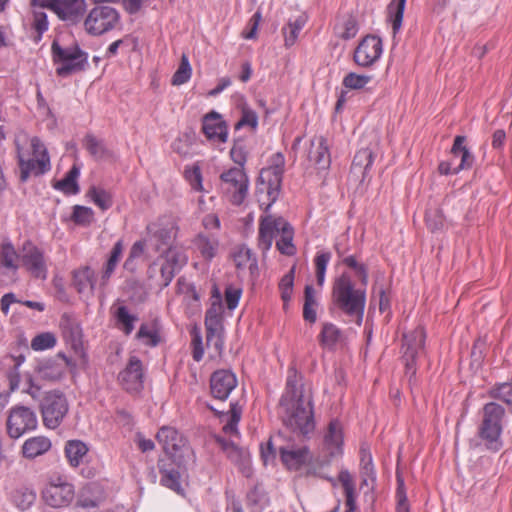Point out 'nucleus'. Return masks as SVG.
Segmentation results:
<instances>
[{
	"instance_id": "40",
	"label": "nucleus",
	"mask_w": 512,
	"mask_h": 512,
	"mask_svg": "<svg viewBox=\"0 0 512 512\" xmlns=\"http://www.w3.org/2000/svg\"><path fill=\"white\" fill-rule=\"evenodd\" d=\"M12 500L22 511L29 509L36 500V492L28 487H21L13 492Z\"/></svg>"
},
{
	"instance_id": "47",
	"label": "nucleus",
	"mask_w": 512,
	"mask_h": 512,
	"mask_svg": "<svg viewBox=\"0 0 512 512\" xmlns=\"http://www.w3.org/2000/svg\"><path fill=\"white\" fill-rule=\"evenodd\" d=\"M241 407L237 403L230 404V410L225 416H228V421L223 427V431L227 434H237V425L241 418Z\"/></svg>"
},
{
	"instance_id": "51",
	"label": "nucleus",
	"mask_w": 512,
	"mask_h": 512,
	"mask_svg": "<svg viewBox=\"0 0 512 512\" xmlns=\"http://www.w3.org/2000/svg\"><path fill=\"white\" fill-rule=\"evenodd\" d=\"M17 258H19V255L17 254L11 243H6L2 245L0 253V262L4 267L16 270L18 268V266L15 263Z\"/></svg>"
},
{
	"instance_id": "64",
	"label": "nucleus",
	"mask_w": 512,
	"mask_h": 512,
	"mask_svg": "<svg viewBox=\"0 0 512 512\" xmlns=\"http://www.w3.org/2000/svg\"><path fill=\"white\" fill-rule=\"evenodd\" d=\"M264 499V494L259 490L257 486H255L248 494H247V505L251 508L260 507L262 509V501Z\"/></svg>"
},
{
	"instance_id": "26",
	"label": "nucleus",
	"mask_w": 512,
	"mask_h": 512,
	"mask_svg": "<svg viewBox=\"0 0 512 512\" xmlns=\"http://www.w3.org/2000/svg\"><path fill=\"white\" fill-rule=\"evenodd\" d=\"M280 456L282 462L290 470H299L310 457V451L307 446L298 449L280 448Z\"/></svg>"
},
{
	"instance_id": "19",
	"label": "nucleus",
	"mask_w": 512,
	"mask_h": 512,
	"mask_svg": "<svg viewBox=\"0 0 512 512\" xmlns=\"http://www.w3.org/2000/svg\"><path fill=\"white\" fill-rule=\"evenodd\" d=\"M283 221V217H274L273 215L261 217L259 223L258 247L263 252L271 248L276 234L280 232Z\"/></svg>"
},
{
	"instance_id": "42",
	"label": "nucleus",
	"mask_w": 512,
	"mask_h": 512,
	"mask_svg": "<svg viewBox=\"0 0 512 512\" xmlns=\"http://www.w3.org/2000/svg\"><path fill=\"white\" fill-rule=\"evenodd\" d=\"M406 0H392L388 5V14L392 22V29L396 34L401 28Z\"/></svg>"
},
{
	"instance_id": "55",
	"label": "nucleus",
	"mask_w": 512,
	"mask_h": 512,
	"mask_svg": "<svg viewBox=\"0 0 512 512\" xmlns=\"http://www.w3.org/2000/svg\"><path fill=\"white\" fill-rule=\"evenodd\" d=\"M136 337L139 340L147 339L145 343L151 347L157 346L160 342L158 331L156 329H149L147 324H142L140 326Z\"/></svg>"
},
{
	"instance_id": "10",
	"label": "nucleus",
	"mask_w": 512,
	"mask_h": 512,
	"mask_svg": "<svg viewBox=\"0 0 512 512\" xmlns=\"http://www.w3.org/2000/svg\"><path fill=\"white\" fill-rule=\"evenodd\" d=\"M35 412L22 405H16L9 410L6 421L7 434L12 439H18L27 432L37 428Z\"/></svg>"
},
{
	"instance_id": "32",
	"label": "nucleus",
	"mask_w": 512,
	"mask_h": 512,
	"mask_svg": "<svg viewBox=\"0 0 512 512\" xmlns=\"http://www.w3.org/2000/svg\"><path fill=\"white\" fill-rule=\"evenodd\" d=\"M280 239L276 241L278 251L286 256H293L296 253V247L293 244V227L284 219L281 226Z\"/></svg>"
},
{
	"instance_id": "18",
	"label": "nucleus",
	"mask_w": 512,
	"mask_h": 512,
	"mask_svg": "<svg viewBox=\"0 0 512 512\" xmlns=\"http://www.w3.org/2000/svg\"><path fill=\"white\" fill-rule=\"evenodd\" d=\"M373 161L374 153L369 147L358 150L351 164L349 181L356 185L362 184L368 176Z\"/></svg>"
},
{
	"instance_id": "21",
	"label": "nucleus",
	"mask_w": 512,
	"mask_h": 512,
	"mask_svg": "<svg viewBox=\"0 0 512 512\" xmlns=\"http://www.w3.org/2000/svg\"><path fill=\"white\" fill-rule=\"evenodd\" d=\"M308 159L320 170H325L330 167L331 156L327 141L323 136L315 137L311 140Z\"/></svg>"
},
{
	"instance_id": "28",
	"label": "nucleus",
	"mask_w": 512,
	"mask_h": 512,
	"mask_svg": "<svg viewBox=\"0 0 512 512\" xmlns=\"http://www.w3.org/2000/svg\"><path fill=\"white\" fill-rule=\"evenodd\" d=\"M117 328L125 335H130L134 330V324L138 320L137 315L130 314L125 305L114 304L111 307Z\"/></svg>"
},
{
	"instance_id": "15",
	"label": "nucleus",
	"mask_w": 512,
	"mask_h": 512,
	"mask_svg": "<svg viewBox=\"0 0 512 512\" xmlns=\"http://www.w3.org/2000/svg\"><path fill=\"white\" fill-rule=\"evenodd\" d=\"M41 8L52 10L64 21L77 23L84 15L86 4L85 0H42Z\"/></svg>"
},
{
	"instance_id": "27",
	"label": "nucleus",
	"mask_w": 512,
	"mask_h": 512,
	"mask_svg": "<svg viewBox=\"0 0 512 512\" xmlns=\"http://www.w3.org/2000/svg\"><path fill=\"white\" fill-rule=\"evenodd\" d=\"M282 178V173L267 169L261 170L259 180L261 181V184L267 185V195L270 199V203L267 205L266 210H268L271 204L276 201L281 189Z\"/></svg>"
},
{
	"instance_id": "16",
	"label": "nucleus",
	"mask_w": 512,
	"mask_h": 512,
	"mask_svg": "<svg viewBox=\"0 0 512 512\" xmlns=\"http://www.w3.org/2000/svg\"><path fill=\"white\" fill-rule=\"evenodd\" d=\"M71 366H74L71 359L62 353H58L57 358L40 360L35 367V372L43 380L57 381L63 377L65 367Z\"/></svg>"
},
{
	"instance_id": "31",
	"label": "nucleus",
	"mask_w": 512,
	"mask_h": 512,
	"mask_svg": "<svg viewBox=\"0 0 512 512\" xmlns=\"http://www.w3.org/2000/svg\"><path fill=\"white\" fill-rule=\"evenodd\" d=\"M235 266L237 269L242 270L249 268L251 274L258 270L257 259L251 249L242 245L239 246L232 254Z\"/></svg>"
},
{
	"instance_id": "54",
	"label": "nucleus",
	"mask_w": 512,
	"mask_h": 512,
	"mask_svg": "<svg viewBox=\"0 0 512 512\" xmlns=\"http://www.w3.org/2000/svg\"><path fill=\"white\" fill-rule=\"evenodd\" d=\"M331 254L329 252L317 254L315 257L316 280L318 285L322 286L325 280V272L330 261Z\"/></svg>"
},
{
	"instance_id": "35",
	"label": "nucleus",
	"mask_w": 512,
	"mask_h": 512,
	"mask_svg": "<svg viewBox=\"0 0 512 512\" xmlns=\"http://www.w3.org/2000/svg\"><path fill=\"white\" fill-rule=\"evenodd\" d=\"M206 341L207 344L213 342L217 350H221L223 341L221 339L222 318L205 317Z\"/></svg>"
},
{
	"instance_id": "20",
	"label": "nucleus",
	"mask_w": 512,
	"mask_h": 512,
	"mask_svg": "<svg viewBox=\"0 0 512 512\" xmlns=\"http://www.w3.org/2000/svg\"><path fill=\"white\" fill-rule=\"evenodd\" d=\"M202 131L205 136L211 140L220 143H225L228 138V128L222 116L211 111L207 113L202 120Z\"/></svg>"
},
{
	"instance_id": "33",
	"label": "nucleus",
	"mask_w": 512,
	"mask_h": 512,
	"mask_svg": "<svg viewBox=\"0 0 512 512\" xmlns=\"http://www.w3.org/2000/svg\"><path fill=\"white\" fill-rule=\"evenodd\" d=\"M122 252H123V242H122V240H118L114 244V246L110 252V256L105 264L104 270L102 271V275H101V279H100V288H105V286L108 284V281L120 260Z\"/></svg>"
},
{
	"instance_id": "52",
	"label": "nucleus",
	"mask_w": 512,
	"mask_h": 512,
	"mask_svg": "<svg viewBox=\"0 0 512 512\" xmlns=\"http://www.w3.org/2000/svg\"><path fill=\"white\" fill-rule=\"evenodd\" d=\"M243 126H249L252 129L258 126L257 113L246 105L242 107L241 118L235 124V129L238 130Z\"/></svg>"
},
{
	"instance_id": "8",
	"label": "nucleus",
	"mask_w": 512,
	"mask_h": 512,
	"mask_svg": "<svg viewBox=\"0 0 512 512\" xmlns=\"http://www.w3.org/2000/svg\"><path fill=\"white\" fill-rule=\"evenodd\" d=\"M41 496L50 507H67L75 497V487L64 477H52L42 490Z\"/></svg>"
},
{
	"instance_id": "50",
	"label": "nucleus",
	"mask_w": 512,
	"mask_h": 512,
	"mask_svg": "<svg viewBox=\"0 0 512 512\" xmlns=\"http://www.w3.org/2000/svg\"><path fill=\"white\" fill-rule=\"evenodd\" d=\"M371 79L372 77L369 75H359L354 72H350L343 78L342 84L348 89L359 90L364 88Z\"/></svg>"
},
{
	"instance_id": "63",
	"label": "nucleus",
	"mask_w": 512,
	"mask_h": 512,
	"mask_svg": "<svg viewBox=\"0 0 512 512\" xmlns=\"http://www.w3.org/2000/svg\"><path fill=\"white\" fill-rule=\"evenodd\" d=\"M225 453H226L227 457L235 464H243L247 457L246 451L239 448L234 443Z\"/></svg>"
},
{
	"instance_id": "56",
	"label": "nucleus",
	"mask_w": 512,
	"mask_h": 512,
	"mask_svg": "<svg viewBox=\"0 0 512 512\" xmlns=\"http://www.w3.org/2000/svg\"><path fill=\"white\" fill-rule=\"evenodd\" d=\"M342 262L349 268L356 271V274L360 277L361 283L365 286L368 282L367 268L363 264H359L353 255L343 258Z\"/></svg>"
},
{
	"instance_id": "23",
	"label": "nucleus",
	"mask_w": 512,
	"mask_h": 512,
	"mask_svg": "<svg viewBox=\"0 0 512 512\" xmlns=\"http://www.w3.org/2000/svg\"><path fill=\"white\" fill-rule=\"evenodd\" d=\"M72 284L79 294L92 296L96 286V275L90 266H83L73 271Z\"/></svg>"
},
{
	"instance_id": "22",
	"label": "nucleus",
	"mask_w": 512,
	"mask_h": 512,
	"mask_svg": "<svg viewBox=\"0 0 512 512\" xmlns=\"http://www.w3.org/2000/svg\"><path fill=\"white\" fill-rule=\"evenodd\" d=\"M156 439L162 446L163 451L170 456H175L186 442L175 428L169 426L160 428Z\"/></svg>"
},
{
	"instance_id": "6",
	"label": "nucleus",
	"mask_w": 512,
	"mask_h": 512,
	"mask_svg": "<svg viewBox=\"0 0 512 512\" xmlns=\"http://www.w3.org/2000/svg\"><path fill=\"white\" fill-rule=\"evenodd\" d=\"M39 407L43 424L48 429L59 427L69 411L67 398L59 390L46 392Z\"/></svg>"
},
{
	"instance_id": "43",
	"label": "nucleus",
	"mask_w": 512,
	"mask_h": 512,
	"mask_svg": "<svg viewBox=\"0 0 512 512\" xmlns=\"http://www.w3.org/2000/svg\"><path fill=\"white\" fill-rule=\"evenodd\" d=\"M489 396L498 399L512 407V382L494 385L488 392Z\"/></svg>"
},
{
	"instance_id": "14",
	"label": "nucleus",
	"mask_w": 512,
	"mask_h": 512,
	"mask_svg": "<svg viewBox=\"0 0 512 512\" xmlns=\"http://www.w3.org/2000/svg\"><path fill=\"white\" fill-rule=\"evenodd\" d=\"M383 52L382 39L376 35H366L355 48L353 60L361 67H370L376 63Z\"/></svg>"
},
{
	"instance_id": "61",
	"label": "nucleus",
	"mask_w": 512,
	"mask_h": 512,
	"mask_svg": "<svg viewBox=\"0 0 512 512\" xmlns=\"http://www.w3.org/2000/svg\"><path fill=\"white\" fill-rule=\"evenodd\" d=\"M185 177L189 181L191 187L196 191H202V173L198 166L185 171Z\"/></svg>"
},
{
	"instance_id": "62",
	"label": "nucleus",
	"mask_w": 512,
	"mask_h": 512,
	"mask_svg": "<svg viewBox=\"0 0 512 512\" xmlns=\"http://www.w3.org/2000/svg\"><path fill=\"white\" fill-rule=\"evenodd\" d=\"M398 488H397V498L398 504L396 512H409V505L407 501L406 494L404 492V481L398 477Z\"/></svg>"
},
{
	"instance_id": "25",
	"label": "nucleus",
	"mask_w": 512,
	"mask_h": 512,
	"mask_svg": "<svg viewBox=\"0 0 512 512\" xmlns=\"http://www.w3.org/2000/svg\"><path fill=\"white\" fill-rule=\"evenodd\" d=\"M161 261V285L166 287L171 283L176 272L180 270L183 262L180 260V254L171 249H168L165 256L161 258Z\"/></svg>"
},
{
	"instance_id": "39",
	"label": "nucleus",
	"mask_w": 512,
	"mask_h": 512,
	"mask_svg": "<svg viewBox=\"0 0 512 512\" xmlns=\"http://www.w3.org/2000/svg\"><path fill=\"white\" fill-rule=\"evenodd\" d=\"M80 174L79 168L74 165L65 175V177L58 181L55 185L56 189L62 190L66 194H77L79 192V185L77 178Z\"/></svg>"
},
{
	"instance_id": "59",
	"label": "nucleus",
	"mask_w": 512,
	"mask_h": 512,
	"mask_svg": "<svg viewBox=\"0 0 512 512\" xmlns=\"http://www.w3.org/2000/svg\"><path fill=\"white\" fill-rule=\"evenodd\" d=\"M144 250H145V241H142V240L136 241L132 245V247L129 251V255L124 263V268L132 270L134 260L136 258H139L140 256H142L144 253Z\"/></svg>"
},
{
	"instance_id": "5",
	"label": "nucleus",
	"mask_w": 512,
	"mask_h": 512,
	"mask_svg": "<svg viewBox=\"0 0 512 512\" xmlns=\"http://www.w3.org/2000/svg\"><path fill=\"white\" fill-rule=\"evenodd\" d=\"M505 409L498 403L489 402L483 407V418L478 429L479 437L488 450L497 452L502 448V420Z\"/></svg>"
},
{
	"instance_id": "48",
	"label": "nucleus",
	"mask_w": 512,
	"mask_h": 512,
	"mask_svg": "<svg viewBox=\"0 0 512 512\" xmlns=\"http://www.w3.org/2000/svg\"><path fill=\"white\" fill-rule=\"evenodd\" d=\"M71 219L75 224L87 226L93 222L94 212L89 207L75 205L73 207Z\"/></svg>"
},
{
	"instance_id": "46",
	"label": "nucleus",
	"mask_w": 512,
	"mask_h": 512,
	"mask_svg": "<svg viewBox=\"0 0 512 512\" xmlns=\"http://www.w3.org/2000/svg\"><path fill=\"white\" fill-rule=\"evenodd\" d=\"M192 69L186 54L181 57L180 65L172 77V84L175 86L186 83L191 77Z\"/></svg>"
},
{
	"instance_id": "1",
	"label": "nucleus",
	"mask_w": 512,
	"mask_h": 512,
	"mask_svg": "<svg viewBox=\"0 0 512 512\" xmlns=\"http://www.w3.org/2000/svg\"><path fill=\"white\" fill-rule=\"evenodd\" d=\"M302 376L295 367H290L285 392L280 399L283 423L303 436L315 429L312 395L301 383Z\"/></svg>"
},
{
	"instance_id": "49",
	"label": "nucleus",
	"mask_w": 512,
	"mask_h": 512,
	"mask_svg": "<svg viewBox=\"0 0 512 512\" xmlns=\"http://www.w3.org/2000/svg\"><path fill=\"white\" fill-rule=\"evenodd\" d=\"M56 337L51 332H44L36 335L31 341V348L34 351H42L53 348L56 345Z\"/></svg>"
},
{
	"instance_id": "12",
	"label": "nucleus",
	"mask_w": 512,
	"mask_h": 512,
	"mask_svg": "<svg viewBox=\"0 0 512 512\" xmlns=\"http://www.w3.org/2000/svg\"><path fill=\"white\" fill-rule=\"evenodd\" d=\"M425 339L426 333L421 326L403 335V360L405 362L406 374H410V378L416 374V358L424 349Z\"/></svg>"
},
{
	"instance_id": "58",
	"label": "nucleus",
	"mask_w": 512,
	"mask_h": 512,
	"mask_svg": "<svg viewBox=\"0 0 512 512\" xmlns=\"http://www.w3.org/2000/svg\"><path fill=\"white\" fill-rule=\"evenodd\" d=\"M425 220L428 228L432 232L440 230L443 226V215L439 209L427 211Z\"/></svg>"
},
{
	"instance_id": "45",
	"label": "nucleus",
	"mask_w": 512,
	"mask_h": 512,
	"mask_svg": "<svg viewBox=\"0 0 512 512\" xmlns=\"http://www.w3.org/2000/svg\"><path fill=\"white\" fill-rule=\"evenodd\" d=\"M148 230L152 232V239L155 241L156 250H161L163 247H167L172 242V229L167 227H161L153 229L152 226H148Z\"/></svg>"
},
{
	"instance_id": "30",
	"label": "nucleus",
	"mask_w": 512,
	"mask_h": 512,
	"mask_svg": "<svg viewBox=\"0 0 512 512\" xmlns=\"http://www.w3.org/2000/svg\"><path fill=\"white\" fill-rule=\"evenodd\" d=\"M83 146L96 161H102L112 157V152L107 148L103 140L93 134H86L83 139Z\"/></svg>"
},
{
	"instance_id": "34",
	"label": "nucleus",
	"mask_w": 512,
	"mask_h": 512,
	"mask_svg": "<svg viewBox=\"0 0 512 512\" xmlns=\"http://www.w3.org/2000/svg\"><path fill=\"white\" fill-rule=\"evenodd\" d=\"M87 452L88 447L80 440H69L65 445V455L72 467H78Z\"/></svg>"
},
{
	"instance_id": "37",
	"label": "nucleus",
	"mask_w": 512,
	"mask_h": 512,
	"mask_svg": "<svg viewBox=\"0 0 512 512\" xmlns=\"http://www.w3.org/2000/svg\"><path fill=\"white\" fill-rule=\"evenodd\" d=\"M360 467L363 484H367V480H376V472L374 469L372 455L367 447L364 445L360 448Z\"/></svg>"
},
{
	"instance_id": "7",
	"label": "nucleus",
	"mask_w": 512,
	"mask_h": 512,
	"mask_svg": "<svg viewBox=\"0 0 512 512\" xmlns=\"http://www.w3.org/2000/svg\"><path fill=\"white\" fill-rule=\"evenodd\" d=\"M222 191L229 201L236 206L241 205L248 194L249 179L244 168L232 167L220 175Z\"/></svg>"
},
{
	"instance_id": "41",
	"label": "nucleus",
	"mask_w": 512,
	"mask_h": 512,
	"mask_svg": "<svg viewBox=\"0 0 512 512\" xmlns=\"http://www.w3.org/2000/svg\"><path fill=\"white\" fill-rule=\"evenodd\" d=\"M87 196L102 211L108 210L113 205L112 195L102 188H97L95 186L90 187L87 192Z\"/></svg>"
},
{
	"instance_id": "3",
	"label": "nucleus",
	"mask_w": 512,
	"mask_h": 512,
	"mask_svg": "<svg viewBox=\"0 0 512 512\" xmlns=\"http://www.w3.org/2000/svg\"><path fill=\"white\" fill-rule=\"evenodd\" d=\"M15 145L22 182H26L31 174L39 176L50 170L48 151L38 137L30 140L31 153L20 145L19 140L15 141Z\"/></svg>"
},
{
	"instance_id": "11",
	"label": "nucleus",
	"mask_w": 512,
	"mask_h": 512,
	"mask_svg": "<svg viewBox=\"0 0 512 512\" xmlns=\"http://www.w3.org/2000/svg\"><path fill=\"white\" fill-rule=\"evenodd\" d=\"M19 258L22 266L32 277L45 280L48 275V267L44 251L37 247L32 241L23 243Z\"/></svg>"
},
{
	"instance_id": "2",
	"label": "nucleus",
	"mask_w": 512,
	"mask_h": 512,
	"mask_svg": "<svg viewBox=\"0 0 512 512\" xmlns=\"http://www.w3.org/2000/svg\"><path fill=\"white\" fill-rule=\"evenodd\" d=\"M332 304L358 326L362 324L366 305L365 289L355 288L350 275L342 273L332 286Z\"/></svg>"
},
{
	"instance_id": "17",
	"label": "nucleus",
	"mask_w": 512,
	"mask_h": 512,
	"mask_svg": "<svg viewBox=\"0 0 512 512\" xmlns=\"http://www.w3.org/2000/svg\"><path fill=\"white\" fill-rule=\"evenodd\" d=\"M236 375L227 369H219L212 373L210 377L211 395L218 400L225 401L230 393L237 386Z\"/></svg>"
},
{
	"instance_id": "4",
	"label": "nucleus",
	"mask_w": 512,
	"mask_h": 512,
	"mask_svg": "<svg viewBox=\"0 0 512 512\" xmlns=\"http://www.w3.org/2000/svg\"><path fill=\"white\" fill-rule=\"evenodd\" d=\"M52 60L59 77H68L74 73L84 71L88 66V54L78 44L62 47L57 40L51 45Z\"/></svg>"
},
{
	"instance_id": "24",
	"label": "nucleus",
	"mask_w": 512,
	"mask_h": 512,
	"mask_svg": "<svg viewBox=\"0 0 512 512\" xmlns=\"http://www.w3.org/2000/svg\"><path fill=\"white\" fill-rule=\"evenodd\" d=\"M343 434L341 423L334 419L331 420L324 437V445L330 457L338 456L342 453Z\"/></svg>"
},
{
	"instance_id": "53",
	"label": "nucleus",
	"mask_w": 512,
	"mask_h": 512,
	"mask_svg": "<svg viewBox=\"0 0 512 512\" xmlns=\"http://www.w3.org/2000/svg\"><path fill=\"white\" fill-rule=\"evenodd\" d=\"M32 27L37 33L34 36V41L39 42L42 39L43 33L48 30V20L45 12L34 11Z\"/></svg>"
},
{
	"instance_id": "38",
	"label": "nucleus",
	"mask_w": 512,
	"mask_h": 512,
	"mask_svg": "<svg viewBox=\"0 0 512 512\" xmlns=\"http://www.w3.org/2000/svg\"><path fill=\"white\" fill-rule=\"evenodd\" d=\"M341 330L333 323H324L319 334V341L322 346L333 348L341 339Z\"/></svg>"
},
{
	"instance_id": "57",
	"label": "nucleus",
	"mask_w": 512,
	"mask_h": 512,
	"mask_svg": "<svg viewBox=\"0 0 512 512\" xmlns=\"http://www.w3.org/2000/svg\"><path fill=\"white\" fill-rule=\"evenodd\" d=\"M224 295L228 309L234 310L238 306L242 295V289L233 285H229L226 287Z\"/></svg>"
},
{
	"instance_id": "13",
	"label": "nucleus",
	"mask_w": 512,
	"mask_h": 512,
	"mask_svg": "<svg viewBox=\"0 0 512 512\" xmlns=\"http://www.w3.org/2000/svg\"><path fill=\"white\" fill-rule=\"evenodd\" d=\"M118 382L129 393H138L144 388V367L137 356H130L123 370L118 374Z\"/></svg>"
},
{
	"instance_id": "36",
	"label": "nucleus",
	"mask_w": 512,
	"mask_h": 512,
	"mask_svg": "<svg viewBox=\"0 0 512 512\" xmlns=\"http://www.w3.org/2000/svg\"><path fill=\"white\" fill-rule=\"evenodd\" d=\"M159 472L161 474V480H160L161 485L171 489L172 491H174L178 494L183 493V489H182L181 482H180L181 476H180L179 471L176 468L160 467Z\"/></svg>"
},
{
	"instance_id": "29",
	"label": "nucleus",
	"mask_w": 512,
	"mask_h": 512,
	"mask_svg": "<svg viewBox=\"0 0 512 512\" xmlns=\"http://www.w3.org/2000/svg\"><path fill=\"white\" fill-rule=\"evenodd\" d=\"M51 448V441L45 436H36L27 439L22 446V454L27 459H34L43 455Z\"/></svg>"
},
{
	"instance_id": "60",
	"label": "nucleus",
	"mask_w": 512,
	"mask_h": 512,
	"mask_svg": "<svg viewBox=\"0 0 512 512\" xmlns=\"http://www.w3.org/2000/svg\"><path fill=\"white\" fill-rule=\"evenodd\" d=\"M358 32V22L356 18L349 15L343 23V31L340 33V38L344 40L352 39Z\"/></svg>"
},
{
	"instance_id": "9",
	"label": "nucleus",
	"mask_w": 512,
	"mask_h": 512,
	"mask_svg": "<svg viewBox=\"0 0 512 512\" xmlns=\"http://www.w3.org/2000/svg\"><path fill=\"white\" fill-rule=\"evenodd\" d=\"M120 15L118 11L107 5H97L87 15L84 25L87 33L102 35L118 24Z\"/></svg>"
},
{
	"instance_id": "44",
	"label": "nucleus",
	"mask_w": 512,
	"mask_h": 512,
	"mask_svg": "<svg viewBox=\"0 0 512 512\" xmlns=\"http://www.w3.org/2000/svg\"><path fill=\"white\" fill-rule=\"evenodd\" d=\"M196 245L201 255L205 259L211 260L215 257L218 248L217 240L209 239L204 235H199L196 240Z\"/></svg>"
}]
</instances>
